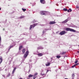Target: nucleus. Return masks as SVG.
Listing matches in <instances>:
<instances>
[{
    "instance_id": "nucleus-1",
    "label": "nucleus",
    "mask_w": 79,
    "mask_h": 79,
    "mask_svg": "<svg viewBox=\"0 0 79 79\" xmlns=\"http://www.w3.org/2000/svg\"><path fill=\"white\" fill-rule=\"evenodd\" d=\"M65 31H70V32H76V33H79L78 31H76L73 29L70 28H66L65 29H64Z\"/></svg>"
},
{
    "instance_id": "nucleus-2",
    "label": "nucleus",
    "mask_w": 79,
    "mask_h": 79,
    "mask_svg": "<svg viewBox=\"0 0 79 79\" xmlns=\"http://www.w3.org/2000/svg\"><path fill=\"white\" fill-rule=\"evenodd\" d=\"M44 70H45V68H43L41 69V72L40 75L42 76H43L42 77H44L45 76V74L44 72Z\"/></svg>"
},
{
    "instance_id": "nucleus-3",
    "label": "nucleus",
    "mask_w": 79,
    "mask_h": 79,
    "mask_svg": "<svg viewBox=\"0 0 79 79\" xmlns=\"http://www.w3.org/2000/svg\"><path fill=\"white\" fill-rule=\"evenodd\" d=\"M67 33V32L66 31H63L60 32L59 34L60 35H64L65 34H66Z\"/></svg>"
},
{
    "instance_id": "nucleus-4",
    "label": "nucleus",
    "mask_w": 79,
    "mask_h": 79,
    "mask_svg": "<svg viewBox=\"0 0 79 79\" xmlns=\"http://www.w3.org/2000/svg\"><path fill=\"white\" fill-rule=\"evenodd\" d=\"M37 24H38V23H35L33 25H30V29H31L32 27L34 28V27H35V26H36V25H37Z\"/></svg>"
},
{
    "instance_id": "nucleus-5",
    "label": "nucleus",
    "mask_w": 79,
    "mask_h": 79,
    "mask_svg": "<svg viewBox=\"0 0 79 79\" xmlns=\"http://www.w3.org/2000/svg\"><path fill=\"white\" fill-rule=\"evenodd\" d=\"M71 19V18H68L67 19H66L64 21L62 22V23H66L68 22V21L70 20Z\"/></svg>"
},
{
    "instance_id": "nucleus-6",
    "label": "nucleus",
    "mask_w": 79,
    "mask_h": 79,
    "mask_svg": "<svg viewBox=\"0 0 79 79\" xmlns=\"http://www.w3.org/2000/svg\"><path fill=\"white\" fill-rule=\"evenodd\" d=\"M29 54V51H27L25 53L23 56L24 58H26L27 56Z\"/></svg>"
},
{
    "instance_id": "nucleus-7",
    "label": "nucleus",
    "mask_w": 79,
    "mask_h": 79,
    "mask_svg": "<svg viewBox=\"0 0 79 79\" xmlns=\"http://www.w3.org/2000/svg\"><path fill=\"white\" fill-rule=\"evenodd\" d=\"M45 13H46L45 11H40V14L41 15H44Z\"/></svg>"
},
{
    "instance_id": "nucleus-8",
    "label": "nucleus",
    "mask_w": 79,
    "mask_h": 79,
    "mask_svg": "<svg viewBox=\"0 0 79 79\" xmlns=\"http://www.w3.org/2000/svg\"><path fill=\"white\" fill-rule=\"evenodd\" d=\"M45 54L44 53H39L37 55L38 56H42V55H44Z\"/></svg>"
},
{
    "instance_id": "nucleus-9",
    "label": "nucleus",
    "mask_w": 79,
    "mask_h": 79,
    "mask_svg": "<svg viewBox=\"0 0 79 79\" xmlns=\"http://www.w3.org/2000/svg\"><path fill=\"white\" fill-rule=\"evenodd\" d=\"M16 68L15 67L13 70V71L12 72V74H13L14 73H15V71H16Z\"/></svg>"
},
{
    "instance_id": "nucleus-10",
    "label": "nucleus",
    "mask_w": 79,
    "mask_h": 79,
    "mask_svg": "<svg viewBox=\"0 0 79 79\" xmlns=\"http://www.w3.org/2000/svg\"><path fill=\"white\" fill-rule=\"evenodd\" d=\"M40 2L43 4H44L45 3V0H40Z\"/></svg>"
},
{
    "instance_id": "nucleus-11",
    "label": "nucleus",
    "mask_w": 79,
    "mask_h": 79,
    "mask_svg": "<svg viewBox=\"0 0 79 79\" xmlns=\"http://www.w3.org/2000/svg\"><path fill=\"white\" fill-rule=\"evenodd\" d=\"M56 23L55 21H51L49 22L50 24H55Z\"/></svg>"
},
{
    "instance_id": "nucleus-12",
    "label": "nucleus",
    "mask_w": 79,
    "mask_h": 79,
    "mask_svg": "<svg viewBox=\"0 0 79 79\" xmlns=\"http://www.w3.org/2000/svg\"><path fill=\"white\" fill-rule=\"evenodd\" d=\"M12 47H13V45L12 46H10V47L8 48V49H7L6 50H8V51L7 52H9V50L10 49V48H12Z\"/></svg>"
},
{
    "instance_id": "nucleus-13",
    "label": "nucleus",
    "mask_w": 79,
    "mask_h": 79,
    "mask_svg": "<svg viewBox=\"0 0 79 79\" xmlns=\"http://www.w3.org/2000/svg\"><path fill=\"white\" fill-rule=\"evenodd\" d=\"M38 74V73H37V72L34 75H33L34 77H35V78H36V77H37V76H37V75Z\"/></svg>"
},
{
    "instance_id": "nucleus-14",
    "label": "nucleus",
    "mask_w": 79,
    "mask_h": 79,
    "mask_svg": "<svg viewBox=\"0 0 79 79\" xmlns=\"http://www.w3.org/2000/svg\"><path fill=\"white\" fill-rule=\"evenodd\" d=\"M2 57L1 56H0V64L2 63Z\"/></svg>"
},
{
    "instance_id": "nucleus-15",
    "label": "nucleus",
    "mask_w": 79,
    "mask_h": 79,
    "mask_svg": "<svg viewBox=\"0 0 79 79\" xmlns=\"http://www.w3.org/2000/svg\"><path fill=\"white\" fill-rule=\"evenodd\" d=\"M71 11H72V10L71 8L69 9V10H67V12L69 13V12H71Z\"/></svg>"
},
{
    "instance_id": "nucleus-16",
    "label": "nucleus",
    "mask_w": 79,
    "mask_h": 79,
    "mask_svg": "<svg viewBox=\"0 0 79 79\" xmlns=\"http://www.w3.org/2000/svg\"><path fill=\"white\" fill-rule=\"evenodd\" d=\"M43 48H43V47H38V48H37V49L38 50H39L40 49H43Z\"/></svg>"
},
{
    "instance_id": "nucleus-17",
    "label": "nucleus",
    "mask_w": 79,
    "mask_h": 79,
    "mask_svg": "<svg viewBox=\"0 0 79 79\" xmlns=\"http://www.w3.org/2000/svg\"><path fill=\"white\" fill-rule=\"evenodd\" d=\"M77 64H74L72 66V67L73 68H74V67H75L76 66H77Z\"/></svg>"
},
{
    "instance_id": "nucleus-18",
    "label": "nucleus",
    "mask_w": 79,
    "mask_h": 79,
    "mask_svg": "<svg viewBox=\"0 0 79 79\" xmlns=\"http://www.w3.org/2000/svg\"><path fill=\"white\" fill-rule=\"evenodd\" d=\"M33 77V75H31V74H30L28 76V77Z\"/></svg>"
},
{
    "instance_id": "nucleus-19",
    "label": "nucleus",
    "mask_w": 79,
    "mask_h": 79,
    "mask_svg": "<svg viewBox=\"0 0 79 79\" xmlns=\"http://www.w3.org/2000/svg\"><path fill=\"white\" fill-rule=\"evenodd\" d=\"M47 31V29H45L44 30H43V34H44V33H45V31Z\"/></svg>"
},
{
    "instance_id": "nucleus-20",
    "label": "nucleus",
    "mask_w": 79,
    "mask_h": 79,
    "mask_svg": "<svg viewBox=\"0 0 79 79\" xmlns=\"http://www.w3.org/2000/svg\"><path fill=\"white\" fill-rule=\"evenodd\" d=\"M22 48H23V46H21L20 47H19V50H21Z\"/></svg>"
},
{
    "instance_id": "nucleus-21",
    "label": "nucleus",
    "mask_w": 79,
    "mask_h": 79,
    "mask_svg": "<svg viewBox=\"0 0 79 79\" xmlns=\"http://www.w3.org/2000/svg\"><path fill=\"white\" fill-rule=\"evenodd\" d=\"M25 50L24 49H23V50H22V52L23 53H25Z\"/></svg>"
},
{
    "instance_id": "nucleus-22",
    "label": "nucleus",
    "mask_w": 79,
    "mask_h": 79,
    "mask_svg": "<svg viewBox=\"0 0 79 79\" xmlns=\"http://www.w3.org/2000/svg\"><path fill=\"white\" fill-rule=\"evenodd\" d=\"M46 66H50V63H48L47 64H46Z\"/></svg>"
},
{
    "instance_id": "nucleus-23",
    "label": "nucleus",
    "mask_w": 79,
    "mask_h": 79,
    "mask_svg": "<svg viewBox=\"0 0 79 79\" xmlns=\"http://www.w3.org/2000/svg\"><path fill=\"white\" fill-rule=\"evenodd\" d=\"M24 18V16H21L20 17V19H23V18Z\"/></svg>"
},
{
    "instance_id": "nucleus-24",
    "label": "nucleus",
    "mask_w": 79,
    "mask_h": 79,
    "mask_svg": "<svg viewBox=\"0 0 79 79\" xmlns=\"http://www.w3.org/2000/svg\"><path fill=\"white\" fill-rule=\"evenodd\" d=\"M56 57L57 58H60V57H61L60 56H56Z\"/></svg>"
},
{
    "instance_id": "nucleus-25",
    "label": "nucleus",
    "mask_w": 79,
    "mask_h": 79,
    "mask_svg": "<svg viewBox=\"0 0 79 79\" xmlns=\"http://www.w3.org/2000/svg\"><path fill=\"white\" fill-rule=\"evenodd\" d=\"M72 77H74L75 76V75H74V73H73L72 75Z\"/></svg>"
},
{
    "instance_id": "nucleus-26",
    "label": "nucleus",
    "mask_w": 79,
    "mask_h": 79,
    "mask_svg": "<svg viewBox=\"0 0 79 79\" xmlns=\"http://www.w3.org/2000/svg\"><path fill=\"white\" fill-rule=\"evenodd\" d=\"M63 10L64 11H67V10H68V9L66 8H64Z\"/></svg>"
},
{
    "instance_id": "nucleus-27",
    "label": "nucleus",
    "mask_w": 79,
    "mask_h": 79,
    "mask_svg": "<svg viewBox=\"0 0 79 79\" xmlns=\"http://www.w3.org/2000/svg\"><path fill=\"white\" fill-rule=\"evenodd\" d=\"M22 10H23V11H24H24H25L26 10V9H23V8H22Z\"/></svg>"
},
{
    "instance_id": "nucleus-28",
    "label": "nucleus",
    "mask_w": 79,
    "mask_h": 79,
    "mask_svg": "<svg viewBox=\"0 0 79 79\" xmlns=\"http://www.w3.org/2000/svg\"><path fill=\"white\" fill-rule=\"evenodd\" d=\"M35 22H36V20H35V19H34L33 21L32 22L34 23H35Z\"/></svg>"
},
{
    "instance_id": "nucleus-29",
    "label": "nucleus",
    "mask_w": 79,
    "mask_h": 79,
    "mask_svg": "<svg viewBox=\"0 0 79 79\" xmlns=\"http://www.w3.org/2000/svg\"><path fill=\"white\" fill-rule=\"evenodd\" d=\"M66 53V52H63L62 53V55H64V53Z\"/></svg>"
},
{
    "instance_id": "nucleus-30",
    "label": "nucleus",
    "mask_w": 79,
    "mask_h": 79,
    "mask_svg": "<svg viewBox=\"0 0 79 79\" xmlns=\"http://www.w3.org/2000/svg\"><path fill=\"white\" fill-rule=\"evenodd\" d=\"M78 62V60H76V61L75 62V63H77Z\"/></svg>"
},
{
    "instance_id": "nucleus-31",
    "label": "nucleus",
    "mask_w": 79,
    "mask_h": 79,
    "mask_svg": "<svg viewBox=\"0 0 79 79\" xmlns=\"http://www.w3.org/2000/svg\"><path fill=\"white\" fill-rule=\"evenodd\" d=\"M10 73H9L7 75V77H9V76H10Z\"/></svg>"
},
{
    "instance_id": "nucleus-32",
    "label": "nucleus",
    "mask_w": 79,
    "mask_h": 79,
    "mask_svg": "<svg viewBox=\"0 0 79 79\" xmlns=\"http://www.w3.org/2000/svg\"><path fill=\"white\" fill-rule=\"evenodd\" d=\"M48 71H49V70H47L46 73H48Z\"/></svg>"
},
{
    "instance_id": "nucleus-33",
    "label": "nucleus",
    "mask_w": 79,
    "mask_h": 79,
    "mask_svg": "<svg viewBox=\"0 0 79 79\" xmlns=\"http://www.w3.org/2000/svg\"><path fill=\"white\" fill-rule=\"evenodd\" d=\"M76 8H77V9L79 8V7L77 6Z\"/></svg>"
},
{
    "instance_id": "nucleus-34",
    "label": "nucleus",
    "mask_w": 79,
    "mask_h": 79,
    "mask_svg": "<svg viewBox=\"0 0 79 79\" xmlns=\"http://www.w3.org/2000/svg\"><path fill=\"white\" fill-rule=\"evenodd\" d=\"M29 61H30V62H31V61H32V60H29Z\"/></svg>"
},
{
    "instance_id": "nucleus-35",
    "label": "nucleus",
    "mask_w": 79,
    "mask_h": 79,
    "mask_svg": "<svg viewBox=\"0 0 79 79\" xmlns=\"http://www.w3.org/2000/svg\"><path fill=\"white\" fill-rule=\"evenodd\" d=\"M2 76L4 77H5V76L4 75H2Z\"/></svg>"
},
{
    "instance_id": "nucleus-36",
    "label": "nucleus",
    "mask_w": 79,
    "mask_h": 79,
    "mask_svg": "<svg viewBox=\"0 0 79 79\" xmlns=\"http://www.w3.org/2000/svg\"><path fill=\"white\" fill-rule=\"evenodd\" d=\"M41 26H44V25H41Z\"/></svg>"
},
{
    "instance_id": "nucleus-37",
    "label": "nucleus",
    "mask_w": 79,
    "mask_h": 79,
    "mask_svg": "<svg viewBox=\"0 0 79 79\" xmlns=\"http://www.w3.org/2000/svg\"><path fill=\"white\" fill-rule=\"evenodd\" d=\"M51 60H52V59H53V58L52 57L51 58Z\"/></svg>"
},
{
    "instance_id": "nucleus-38",
    "label": "nucleus",
    "mask_w": 79,
    "mask_h": 79,
    "mask_svg": "<svg viewBox=\"0 0 79 79\" xmlns=\"http://www.w3.org/2000/svg\"><path fill=\"white\" fill-rule=\"evenodd\" d=\"M34 55H36V53H34Z\"/></svg>"
},
{
    "instance_id": "nucleus-39",
    "label": "nucleus",
    "mask_w": 79,
    "mask_h": 79,
    "mask_svg": "<svg viewBox=\"0 0 79 79\" xmlns=\"http://www.w3.org/2000/svg\"><path fill=\"white\" fill-rule=\"evenodd\" d=\"M30 71H31V70L30 69H29V72H30Z\"/></svg>"
},
{
    "instance_id": "nucleus-40",
    "label": "nucleus",
    "mask_w": 79,
    "mask_h": 79,
    "mask_svg": "<svg viewBox=\"0 0 79 79\" xmlns=\"http://www.w3.org/2000/svg\"><path fill=\"white\" fill-rule=\"evenodd\" d=\"M77 53H79V51H77Z\"/></svg>"
},
{
    "instance_id": "nucleus-41",
    "label": "nucleus",
    "mask_w": 79,
    "mask_h": 79,
    "mask_svg": "<svg viewBox=\"0 0 79 79\" xmlns=\"http://www.w3.org/2000/svg\"><path fill=\"white\" fill-rule=\"evenodd\" d=\"M1 10V8H0V10Z\"/></svg>"
},
{
    "instance_id": "nucleus-42",
    "label": "nucleus",
    "mask_w": 79,
    "mask_h": 79,
    "mask_svg": "<svg viewBox=\"0 0 79 79\" xmlns=\"http://www.w3.org/2000/svg\"><path fill=\"white\" fill-rule=\"evenodd\" d=\"M27 79H30V78H27Z\"/></svg>"
},
{
    "instance_id": "nucleus-43",
    "label": "nucleus",
    "mask_w": 79,
    "mask_h": 79,
    "mask_svg": "<svg viewBox=\"0 0 79 79\" xmlns=\"http://www.w3.org/2000/svg\"><path fill=\"white\" fill-rule=\"evenodd\" d=\"M35 78H33V79H35Z\"/></svg>"
},
{
    "instance_id": "nucleus-44",
    "label": "nucleus",
    "mask_w": 79,
    "mask_h": 79,
    "mask_svg": "<svg viewBox=\"0 0 79 79\" xmlns=\"http://www.w3.org/2000/svg\"><path fill=\"white\" fill-rule=\"evenodd\" d=\"M74 79V78L73 77L72 79Z\"/></svg>"
},
{
    "instance_id": "nucleus-45",
    "label": "nucleus",
    "mask_w": 79,
    "mask_h": 79,
    "mask_svg": "<svg viewBox=\"0 0 79 79\" xmlns=\"http://www.w3.org/2000/svg\"><path fill=\"white\" fill-rule=\"evenodd\" d=\"M46 40V38H45V39H44V40Z\"/></svg>"
},
{
    "instance_id": "nucleus-46",
    "label": "nucleus",
    "mask_w": 79,
    "mask_h": 79,
    "mask_svg": "<svg viewBox=\"0 0 79 79\" xmlns=\"http://www.w3.org/2000/svg\"><path fill=\"white\" fill-rule=\"evenodd\" d=\"M9 0L10 1V0Z\"/></svg>"
},
{
    "instance_id": "nucleus-47",
    "label": "nucleus",
    "mask_w": 79,
    "mask_h": 79,
    "mask_svg": "<svg viewBox=\"0 0 79 79\" xmlns=\"http://www.w3.org/2000/svg\"><path fill=\"white\" fill-rule=\"evenodd\" d=\"M34 6V5H33L32 6Z\"/></svg>"
},
{
    "instance_id": "nucleus-48",
    "label": "nucleus",
    "mask_w": 79,
    "mask_h": 79,
    "mask_svg": "<svg viewBox=\"0 0 79 79\" xmlns=\"http://www.w3.org/2000/svg\"><path fill=\"white\" fill-rule=\"evenodd\" d=\"M56 33H57V32H56Z\"/></svg>"
}]
</instances>
